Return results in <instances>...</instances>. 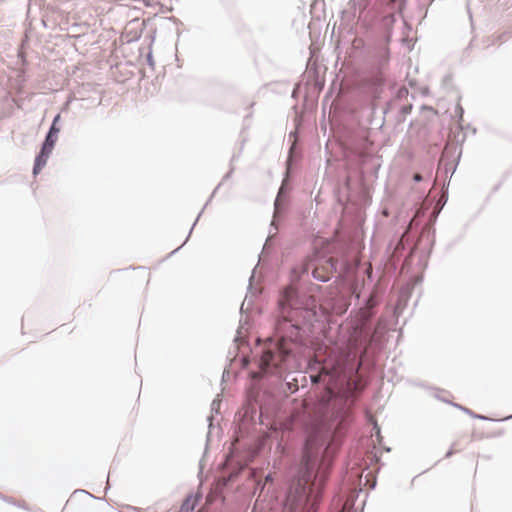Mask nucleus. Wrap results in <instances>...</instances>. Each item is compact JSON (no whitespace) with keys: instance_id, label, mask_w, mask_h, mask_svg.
<instances>
[{"instance_id":"nucleus-2","label":"nucleus","mask_w":512,"mask_h":512,"mask_svg":"<svg viewBox=\"0 0 512 512\" xmlns=\"http://www.w3.org/2000/svg\"><path fill=\"white\" fill-rule=\"evenodd\" d=\"M317 444L318 436H309L305 444V471L297 480L292 482L282 512H295L297 506L308 501H311L313 506L318 500L320 491L319 488L316 492L314 491L316 484L311 482V473L309 472L310 463L314 457L313 450Z\"/></svg>"},{"instance_id":"nucleus-1","label":"nucleus","mask_w":512,"mask_h":512,"mask_svg":"<svg viewBox=\"0 0 512 512\" xmlns=\"http://www.w3.org/2000/svg\"><path fill=\"white\" fill-rule=\"evenodd\" d=\"M317 317V305L313 296L305 297L301 301L296 299V291L287 287L279 299V319L276 323V332L279 339L276 343L270 341L263 351L260 368L268 372L273 368H280L290 353L292 345L300 339V331L305 324H311Z\"/></svg>"},{"instance_id":"nucleus-6","label":"nucleus","mask_w":512,"mask_h":512,"mask_svg":"<svg viewBox=\"0 0 512 512\" xmlns=\"http://www.w3.org/2000/svg\"><path fill=\"white\" fill-rule=\"evenodd\" d=\"M59 118H60V115H57L54 118L53 124H52V126L50 128V131H49V133H51V135L53 137H55V136L57 137V133L59 132V129L56 128V122L59 120Z\"/></svg>"},{"instance_id":"nucleus-9","label":"nucleus","mask_w":512,"mask_h":512,"mask_svg":"<svg viewBox=\"0 0 512 512\" xmlns=\"http://www.w3.org/2000/svg\"><path fill=\"white\" fill-rule=\"evenodd\" d=\"M453 454V451L450 450L448 453H447V457L451 456Z\"/></svg>"},{"instance_id":"nucleus-8","label":"nucleus","mask_w":512,"mask_h":512,"mask_svg":"<svg viewBox=\"0 0 512 512\" xmlns=\"http://www.w3.org/2000/svg\"><path fill=\"white\" fill-rule=\"evenodd\" d=\"M413 179L416 181V182H419L422 180V176L419 174V173H416L414 176H413Z\"/></svg>"},{"instance_id":"nucleus-4","label":"nucleus","mask_w":512,"mask_h":512,"mask_svg":"<svg viewBox=\"0 0 512 512\" xmlns=\"http://www.w3.org/2000/svg\"><path fill=\"white\" fill-rule=\"evenodd\" d=\"M48 157L49 154H43V151L41 150L40 154L35 159V164L33 168L34 174H38L41 171V169L46 165Z\"/></svg>"},{"instance_id":"nucleus-3","label":"nucleus","mask_w":512,"mask_h":512,"mask_svg":"<svg viewBox=\"0 0 512 512\" xmlns=\"http://www.w3.org/2000/svg\"><path fill=\"white\" fill-rule=\"evenodd\" d=\"M336 269L335 261L333 258H329L325 261L324 265L316 266L313 269L314 278L320 281H327Z\"/></svg>"},{"instance_id":"nucleus-5","label":"nucleus","mask_w":512,"mask_h":512,"mask_svg":"<svg viewBox=\"0 0 512 512\" xmlns=\"http://www.w3.org/2000/svg\"><path fill=\"white\" fill-rule=\"evenodd\" d=\"M56 136L53 137L51 135V133H48L46 139H45V142L43 144V147H42V151H43V154H51L52 150H53V147L55 145V142H56Z\"/></svg>"},{"instance_id":"nucleus-7","label":"nucleus","mask_w":512,"mask_h":512,"mask_svg":"<svg viewBox=\"0 0 512 512\" xmlns=\"http://www.w3.org/2000/svg\"><path fill=\"white\" fill-rule=\"evenodd\" d=\"M182 510H184L185 512H189L191 510H193V506L189 507L188 506V500L182 505Z\"/></svg>"}]
</instances>
